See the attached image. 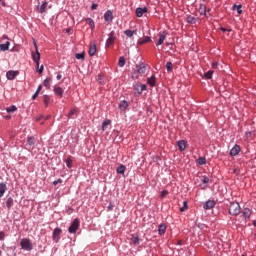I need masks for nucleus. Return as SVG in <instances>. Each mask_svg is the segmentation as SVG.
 <instances>
[{"instance_id":"obj_26","label":"nucleus","mask_w":256,"mask_h":256,"mask_svg":"<svg viewBox=\"0 0 256 256\" xmlns=\"http://www.w3.org/2000/svg\"><path fill=\"white\" fill-rule=\"evenodd\" d=\"M242 213L245 219H249L251 217V209L249 208H245Z\"/></svg>"},{"instance_id":"obj_59","label":"nucleus","mask_w":256,"mask_h":256,"mask_svg":"<svg viewBox=\"0 0 256 256\" xmlns=\"http://www.w3.org/2000/svg\"><path fill=\"white\" fill-rule=\"evenodd\" d=\"M2 39H8L7 35H3Z\"/></svg>"},{"instance_id":"obj_14","label":"nucleus","mask_w":256,"mask_h":256,"mask_svg":"<svg viewBox=\"0 0 256 256\" xmlns=\"http://www.w3.org/2000/svg\"><path fill=\"white\" fill-rule=\"evenodd\" d=\"M186 21H187V23H190L191 25H195V23H197V21H199V18L192 16V15H187Z\"/></svg>"},{"instance_id":"obj_58","label":"nucleus","mask_w":256,"mask_h":256,"mask_svg":"<svg viewBox=\"0 0 256 256\" xmlns=\"http://www.w3.org/2000/svg\"><path fill=\"white\" fill-rule=\"evenodd\" d=\"M251 136V132H246V137H250Z\"/></svg>"},{"instance_id":"obj_29","label":"nucleus","mask_w":256,"mask_h":256,"mask_svg":"<svg viewBox=\"0 0 256 256\" xmlns=\"http://www.w3.org/2000/svg\"><path fill=\"white\" fill-rule=\"evenodd\" d=\"M125 170H126L125 165H120V166L116 169L117 173L120 174V175L125 174Z\"/></svg>"},{"instance_id":"obj_55","label":"nucleus","mask_w":256,"mask_h":256,"mask_svg":"<svg viewBox=\"0 0 256 256\" xmlns=\"http://www.w3.org/2000/svg\"><path fill=\"white\" fill-rule=\"evenodd\" d=\"M41 89H43V86L42 85H39L36 92L39 93L41 91Z\"/></svg>"},{"instance_id":"obj_38","label":"nucleus","mask_w":256,"mask_h":256,"mask_svg":"<svg viewBox=\"0 0 256 256\" xmlns=\"http://www.w3.org/2000/svg\"><path fill=\"white\" fill-rule=\"evenodd\" d=\"M197 163L198 165H205V163H207V159H205V157H199Z\"/></svg>"},{"instance_id":"obj_23","label":"nucleus","mask_w":256,"mask_h":256,"mask_svg":"<svg viewBox=\"0 0 256 256\" xmlns=\"http://www.w3.org/2000/svg\"><path fill=\"white\" fill-rule=\"evenodd\" d=\"M166 231H167V226L165 224H160L158 227L159 235H165Z\"/></svg>"},{"instance_id":"obj_6","label":"nucleus","mask_w":256,"mask_h":256,"mask_svg":"<svg viewBox=\"0 0 256 256\" xmlns=\"http://www.w3.org/2000/svg\"><path fill=\"white\" fill-rule=\"evenodd\" d=\"M35 143V137H28L27 142L25 144V149H27V151H33V149H35Z\"/></svg>"},{"instance_id":"obj_51","label":"nucleus","mask_w":256,"mask_h":256,"mask_svg":"<svg viewBox=\"0 0 256 256\" xmlns=\"http://www.w3.org/2000/svg\"><path fill=\"white\" fill-rule=\"evenodd\" d=\"M168 191L167 190H163L162 192H161V197H166L167 195H168Z\"/></svg>"},{"instance_id":"obj_21","label":"nucleus","mask_w":256,"mask_h":256,"mask_svg":"<svg viewBox=\"0 0 256 256\" xmlns=\"http://www.w3.org/2000/svg\"><path fill=\"white\" fill-rule=\"evenodd\" d=\"M147 83L150 87H155L156 85L155 75H152L151 77L147 78Z\"/></svg>"},{"instance_id":"obj_16","label":"nucleus","mask_w":256,"mask_h":256,"mask_svg":"<svg viewBox=\"0 0 256 256\" xmlns=\"http://www.w3.org/2000/svg\"><path fill=\"white\" fill-rule=\"evenodd\" d=\"M177 146L179 151H185V149H187V142H185V140H180L177 142Z\"/></svg>"},{"instance_id":"obj_31","label":"nucleus","mask_w":256,"mask_h":256,"mask_svg":"<svg viewBox=\"0 0 256 256\" xmlns=\"http://www.w3.org/2000/svg\"><path fill=\"white\" fill-rule=\"evenodd\" d=\"M109 125H111V120L106 119V120L102 123V131H105V129H107V127H109Z\"/></svg>"},{"instance_id":"obj_56","label":"nucleus","mask_w":256,"mask_h":256,"mask_svg":"<svg viewBox=\"0 0 256 256\" xmlns=\"http://www.w3.org/2000/svg\"><path fill=\"white\" fill-rule=\"evenodd\" d=\"M61 74H58L57 76H56V79L59 81V80H61Z\"/></svg>"},{"instance_id":"obj_53","label":"nucleus","mask_w":256,"mask_h":256,"mask_svg":"<svg viewBox=\"0 0 256 256\" xmlns=\"http://www.w3.org/2000/svg\"><path fill=\"white\" fill-rule=\"evenodd\" d=\"M98 5L97 4H92L91 5V10L92 11H95V9H97Z\"/></svg>"},{"instance_id":"obj_33","label":"nucleus","mask_w":256,"mask_h":256,"mask_svg":"<svg viewBox=\"0 0 256 256\" xmlns=\"http://www.w3.org/2000/svg\"><path fill=\"white\" fill-rule=\"evenodd\" d=\"M6 207L7 209H11V207H13V199L11 197L7 198Z\"/></svg>"},{"instance_id":"obj_2","label":"nucleus","mask_w":256,"mask_h":256,"mask_svg":"<svg viewBox=\"0 0 256 256\" xmlns=\"http://www.w3.org/2000/svg\"><path fill=\"white\" fill-rule=\"evenodd\" d=\"M20 247L24 251H33V244L31 243V240H29V238H23L20 241Z\"/></svg>"},{"instance_id":"obj_49","label":"nucleus","mask_w":256,"mask_h":256,"mask_svg":"<svg viewBox=\"0 0 256 256\" xmlns=\"http://www.w3.org/2000/svg\"><path fill=\"white\" fill-rule=\"evenodd\" d=\"M59 183H63V180L61 178H59L58 180H55L53 182V185H59Z\"/></svg>"},{"instance_id":"obj_25","label":"nucleus","mask_w":256,"mask_h":256,"mask_svg":"<svg viewBox=\"0 0 256 256\" xmlns=\"http://www.w3.org/2000/svg\"><path fill=\"white\" fill-rule=\"evenodd\" d=\"M137 33V30H125L124 31V35H126V37H128L129 39H131V37H133L135 34Z\"/></svg>"},{"instance_id":"obj_36","label":"nucleus","mask_w":256,"mask_h":256,"mask_svg":"<svg viewBox=\"0 0 256 256\" xmlns=\"http://www.w3.org/2000/svg\"><path fill=\"white\" fill-rule=\"evenodd\" d=\"M125 63H126L125 57L121 56V57L119 58L118 65H119L120 67H125Z\"/></svg>"},{"instance_id":"obj_35","label":"nucleus","mask_w":256,"mask_h":256,"mask_svg":"<svg viewBox=\"0 0 256 256\" xmlns=\"http://www.w3.org/2000/svg\"><path fill=\"white\" fill-rule=\"evenodd\" d=\"M88 25L91 27V29H95V22L91 18L86 19Z\"/></svg>"},{"instance_id":"obj_48","label":"nucleus","mask_w":256,"mask_h":256,"mask_svg":"<svg viewBox=\"0 0 256 256\" xmlns=\"http://www.w3.org/2000/svg\"><path fill=\"white\" fill-rule=\"evenodd\" d=\"M0 241H5V232L0 231Z\"/></svg>"},{"instance_id":"obj_54","label":"nucleus","mask_w":256,"mask_h":256,"mask_svg":"<svg viewBox=\"0 0 256 256\" xmlns=\"http://www.w3.org/2000/svg\"><path fill=\"white\" fill-rule=\"evenodd\" d=\"M39 97V92H35L34 95L32 96V99H37Z\"/></svg>"},{"instance_id":"obj_37","label":"nucleus","mask_w":256,"mask_h":256,"mask_svg":"<svg viewBox=\"0 0 256 256\" xmlns=\"http://www.w3.org/2000/svg\"><path fill=\"white\" fill-rule=\"evenodd\" d=\"M77 113V109L73 108L68 113V119H73V116Z\"/></svg>"},{"instance_id":"obj_44","label":"nucleus","mask_w":256,"mask_h":256,"mask_svg":"<svg viewBox=\"0 0 256 256\" xmlns=\"http://www.w3.org/2000/svg\"><path fill=\"white\" fill-rule=\"evenodd\" d=\"M202 183H204V185H207V183H211V179H209V177L207 176H203Z\"/></svg>"},{"instance_id":"obj_47","label":"nucleus","mask_w":256,"mask_h":256,"mask_svg":"<svg viewBox=\"0 0 256 256\" xmlns=\"http://www.w3.org/2000/svg\"><path fill=\"white\" fill-rule=\"evenodd\" d=\"M143 91H147V85L145 84L140 85V92L143 93Z\"/></svg>"},{"instance_id":"obj_3","label":"nucleus","mask_w":256,"mask_h":256,"mask_svg":"<svg viewBox=\"0 0 256 256\" xmlns=\"http://www.w3.org/2000/svg\"><path fill=\"white\" fill-rule=\"evenodd\" d=\"M80 221L78 218H75L73 222L71 223L70 227L68 228V232L71 234L77 233V230L79 229Z\"/></svg>"},{"instance_id":"obj_4","label":"nucleus","mask_w":256,"mask_h":256,"mask_svg":"<svg viewBox=\"0 0 256 256\" xmlns=\"http://www.w3.org/2000/svg\"><path fill=\"white\" fill-rule=\"evenodd\" d=\"M115 41H117V36L115 34V31H111L106 40L105 47H111V45H113V43H115Z\"/></svg>"},{"instance_id":"obj_20","label":"nucleus","mask_w":256,"mask_h":256,"mask_svg":"<svg viewBox=\"0 0 256 256\" xmlns=\"http://www.w3.org/2000/svg\"><path fill=\"white\" fill-rule=\"evenodd\" d=\"M90 57H93L95 53H97V46L95 44H91L88 51Z\"/></svg>"},{"instance_id":"obj_15","label":"nucleus","mask_w":256,"mask_h":256,"mask_svg":"<svg viewBox=\"0 0 256 256\" xmlns=\"http://www.w3.org/2000/svg\"><path fill=\"white\" fill-rule=\"evenodd\" d=\"M118 107H119L120 111H126L127 107H129V102H127L126 100H122V101H120Z\"/></svg>"},{"instance_id":"obj_32","label":"nucleus","mask_w":256,"mask_h":256,"mask_svg":"<svg viewBox=\"0 0 256 256\" xmlns=\"http://www.w3.org/2000/svg\"><path fill=\"white\" fill-rule=\"evenodd\" d=\"M233 11H237L238 15H241L243 13L242 6L241 5H234Z\"/></svg>"},{"instance_id":"obj_18","label":"nucleus","mask_w":256,"mask_h":256,"mask_svg":"<svg viewBox=\"0 0 256 256\" xmlns=\"http://www.w3.org/2000/svg\"><path fill=\"white\" fill-rule=\"evenodd\" d=\"M166 37H167V32H163V33L160 35V37H159L158 42H157L156 45H157V46L163 45V43L165 42Z\"/></svg>"},{"instance_id":"obj_27","label":"nucleus","mask_w":256,"mask_h":256,"mask_svg":"<svg viewBox=\"0 0 256 256\" xmlns=\"http://www.w3.org/2000/svg\"><path fill=\"white\" fill-rule=\"evenodd\" d=\"M150 41H151V37L146 36V37H144L143 40H139V41H138V44H139V45H145V43H150Z\"/></svg>"},{"instance_id":"obj_43","label":"nucleus","mask_w":256,"mask_h":256,"mask_svg":"<svg viewBox=\"0 0 256 256\" xmlns=\"http://www.w3.org/2000/svg\"><path fill=\"white\" fill-rule=\"evenodd\" d=\"M188 206H187V201L183 202V207H180V212L183 213L184 211H187Z\"/></svg>"},{"instance_id":"obj_8","label":"nucleus","mask_w":256,"mask_h":256,"mask_svg":"<svg viewBox=\"0 0 256 256\" xmlns=\"http://www.w3.org/2000/svg\"><path fill=\"white\" fill-rule=\"evenodd\" d=\"M17 75H19V71H13V70H9L6 73V78L8 79V81H13Z\"/></svg>"},{"instance_id":"obj_34","label":"nucleus","mask_w":256,"mask_h":256,"mask_svg":"<svg viewBox=\"0 0 256 256\" xmlns=\"http://www.w3.org/2000/svg\"><path fill=\"white\" fill-rule=\"evenodd\" d=\"M6 111H7V113H15V111H17V106L12 105V106L6 108Z\"/></svg>"},{"instance_id":"obj_1","label":"nucleus","mask_w":256,"mask_h":256,"mask_svg":"<svg viewBox=\"0 0 256 256\" xmlns=\"http://www.w3.org/2000/svg\"><path fill=\"white\" fill-rule=\"evenodd\" d=\"M239 213H241V206L239 205V203L238 202L230 203L229 214L237 216L239 215Z\"/></svg>"},{"instance_id":"obj_24","label":"nucleus","mask_w":256,"mask_h":256,"mask_svg":"<svg viewBox=\"0 0 256 256\" xmlns=\"http://www.w3.org/2000/svg\"><path fill=\"white\" fill-rule=\"evenodd\" d=\"M11 42L6 41L4 44H0V51H9V46Z\"/></svg>"},{"instance_id":"obj_50","label":"nucleus","mask_w":256,"mask_h":256,"mask_svg":"<svg viewBox=\"0 0 256 256\" xmlns=\"http://www.w3.org/2000/svg\"><path fill=\"white\" fill-rule=\"evenodd\" d=\"M217 67H219V63L218 62H213L212 63V69H217Z\"/></svg>"},{"instance_id":"obj_46","label":"nucleus","mask_w":256,"mask_h":256,"mask_svg":"<svg viewBox=\"0 0 256 256\" xmlns=\"http://www.w3.org/2000/svg\"><path fill=\"white\" fill-rule=\"evenodd\" d=\"M43 101H44L45 105H49V101H51V98L49 96L45 95L43 98Z\"/></svg>"},{"instance_id":"obj_57","label":"nucleus","mask_w":256,"mask_h":256,"mask_svg":"<svg viewBox=\"0 0 256 256\" xmlns=\"http://www.w3.org/2000/svg\"><path fill=\"white\" fill-rule=\"evenodd\" d=\"M108 209H109V211L113 210V205L110 204V205L108 206Z\"/></svg>"},{"instance_id":"obj_40","label":"nucleus","mask_w":256,"mask_h":256,"mask_svg":"<svg viewBox=\"0 0 256 256\" xmlns=\"http://www.w3.org/2000/svg\"><path fill=\"white\" fill-rule=\"evenodd\" d=\"M66 166L68 167V169H71L72 165H73V160H71L70 158L65 160Z\"/></svg>"},{"instance_id":"obj_19","label":"nucleus","mask_w":256,"mask_h":256,"mask_svg":"<svg viewBox=\"0 0 256 256\" xmlns=\"http://www.w3.org/2000/svg\"><path fill=\"white\" fill-rule=\"evenodd\" d=\"M147 13V7L144 8H137L136 9V16L137 17H143V14Z\"/></svg>"},{"instance_id":"obj_45","label":"nucleus","mask_w":256,"mask_h":256,"mask_svg":"<svg viewBox=\"0 0 256 256\" xmlns=\"http://www.w3.org/2000/svg\"><path fill=\"white\" fill-rule=\"evenodd\" d=\"M76 59H85V53H77L75 54Z\"/></svg>"},{"instance_id":"obj_10","label":"nucleus","mask_w":256,"mask_h":256,"mask_svg":"<svg viewBox=\"0 0 256 256\" xmlns=\"http://www.w3.org/2000/svg\"><path fill=\"white\" fill-rule=\"evenodd\" d=\"M241 153V147L239 145H234V147L230 150L231 157H235Z\"/></svg>"},{"instance_id":"obj_12","label":"nucleus","mask_w":256,"mask_h":256,"mask_svg":"<svg viewBox=\"0 0 256 256\" xmlns=\"http://www.w3.org/2000/svg\"><path fill=\"white\" fill-rule=\"evenodd\" d=\"M198 12L200 15H204L205 17H209V14H207V6L205 4H200L198 7Z\"/></svg>"},{"instance_id":"obj_62","label":"nucleus","mask_w":256,"mask_h":256,"mask_svg":"<svg viewBox=\"0 0 256 256\" xmlns=\"http://www.w3.org/2000/svg\"><path fill=\"white\" fill-rule=\"evenodd\" d=\"M221 29H222L223 32L227 31V29H225V28H221Z\"/></svg>"},{"instance_id":"obj_64","label":"nucleus","mask_w":256,"mask_h":256,"mask_svg":"<svg viewBox=\"0 0 256 256\" xmlns=\"http://www.w3.org/2000/svg\"><path fill=\"white\" fill-rule=\"evenodd\" d=\"M3 254V252L0 250V256Z\"/></svg>"},{"instance_id":"obj_17","label":"nucleus","mask_w":256,"mask_h":256,"mask_svg":"<svg viewBox=\"0 0 256 256\" xmlns=\"http://www.w3.org/2000/svg\"><path fill=\"white\" fill-rule=\"evenodd\" d=\"M47 1H44L40 7H38V13H46L47 12Z\"/></svg>"},{"instance_id":"obj_39","label":"nucleus","mask_w":256,"mask_h":256,"mask_svg":"<svg viewBox=\"0 0 256 256\" xmlns=\"http://www.w3.org/2000/svg\"><path fill=\"white\" fill-rule=\"evenodd\" d=\"M131 242H132L134 245H139V237H138V236H132Z\"/></svg>"},{"instance_id":"obj_13","label":"nucleus","mask_w":256,"mask_h":256,"mask_svg":"<svg viewBox=\"0 0 256 256\" xmlns=\"http://www.w3.org/2000/svg\"><path fill=\"white\" fill-rule=\"evenodd\" d=\"M104 20L107 23H111V21H113V12L111 10H108L104 13Z\"/></svg>"},{"instance_id":"obj_11","label":"nucleus","mask_w":256,"mask_h":256,"mask_svg":"<svg viewBox=\"0 0 256 256\" xmlns=\"http://www.w3.org/2000/svg\"><path fill=\"white\" fill-rule=\"evenodd\" d=\"M136 71L140 75H145L147 68L145 67V64L141 63V64L136 65Z\"/></svg>"},{"instance_id":"obj_60","label":"nucleus","mask_w":256,"mask_h":256,"mask_svg":"<svg viewBox=\"0 0 256 256\" xmlns=\"http://www.w3.org/2000/svg\"><path fill=\"white\" fill-rule=\"evenodd\" d=\"M209 11H211V9L206 10L207 15H209Z\"/></svg>"},{"instance_id":"obj_61","label":"nucleus","mask_w":256,"mask_h":256,"mask_svg":"<svg viewBox=\"0 0 256 256\" xmlns=\"http://www.w3.org/2000/svg\"><path fill=\"white\" fill-rule=\"evenodd\" d=\"M253 225H254V227H256V220H255V221H253Z\"/></svg>"},{"instance_id":"obj_22","label":"nucleus","mask_w":256,"mask_h":256,"mask_svg":"<svg viewBox=\"0 0 256 256\" xmlns=\"http://www.w3.org/2000/svg\"><path fill=\"white\" fill-rule=\"evenodd\" d=\"M5 191H7V184L6 183H0V199L5 195Z\"/></svg>"},{"instance_id":"obj_7","label":"nucleus","mask_w":256,"mask_h":256,"mask_svg":"<svg viewBox=\"0 0 256 256\" xmlns=\"http://www.w3.org/2000/svg\"><path fill=\"white\" fill-rule=\"evenodd\" d=\"M62 230L60 228H55L53 230L52 239L54 243H59V239H61Z\"/></svg>"},{"instance_id":"obj_42","label":"nucleus","mask_w":256,"mask_h":256,"mask_svg":"<svg viewBox=\"0 0 256 256\" xmlns=\"http://www.w3.org/2000/svg\"><path fill=\"white\" fill-rule=\"evenodd\" d=\"M204 77H206V79H211L213 77V70L206 72Z\"/></svg>"},{"instance_id":"obj_63","label":"nucleus","mask_w":256,"mask_h":256,"mask_svg":"<svg viewBox=\"0 0 256 256\" xmlns=\"http://www.w3.org/2000/svg\"><path fill=\"white\" fill-rule=\"evenodd\" d=\"M6 119H11V116H6Z\"/></svg>"},{"instance_id":"obj_30","label":"nucleus","mask_w":256,"mask_h":256,"mask_svg":"<svg viewBox=\"0 0 256 256\" xmlns=\"http://www.w3.org/2000/svg\"><path fill=\"white\" fill-rule=\"evenodd\" d=\"M43 85H44V87H46V89H51V78H46L44 80Z\"/></svg>"},{"instance_id":"obj_41","label":"nucleus","mask_w":256,"mask_h":256,"mask_svg":"<svg viewBox=\"0 0 256 256\" xmlns=\"http://www.w3.org/2000/svg\"><path fill=\"white\" fill-rule=\"evenodd\" d=\"M166 69H167L168 72L173 71V63L167 62L166 63Z\"/></svg>"},{"instance_id":"obj_28","label":"nucleus","mask_w":256,"mask_h":256,"mask_svg":"<svg viewBox=\"0 0 256 256\" xmlns=\"http://www.w3.org/2000/svg\"><path fill=\"white\" fill-rule=\"evenodd\" d=\"M55 95H58L59 97H63V89L61 87L54 88Z\"/></svg>"},{"instance_id":"obj_5","label":"nucleus","mask_w":256,"mask_h":256,"mask_svg":"<svg viewBox=\"0 0 256 256\" xmlns=\"http://www.w3.org/2000/svg\"><path fill=\"white\" fill-rule=\"evenodd\" d=\"M36 52H32V59L34 63H36V67H39V61L41 60V54L39 53V48L37 47V43L34 44Z\"/></svg>"},{"instance_id":"obj_9","label":"nucleus","mask_w":256,"mask_h":256,"mask_svg":"<svg viewBox=\"0 0 256 256\" xmlns=\"http://www.w3.org/2000/svg\"><path fill=\"white\" fill-rule=\"evenodd\" d=\"M216 203L214 200H208L204 203L203 205V209H205V211H209V209H213V207H215Z\"/></svg>"},{"instance_id":"obj_52","label":"nucleus","mask_w":256,"mask_h":256,"mask_svg":"<svg viewBox=\"0 0 256 256\" xmlns=\"http://www.w3.org/2000/svg\"><path fill=\"white\" fill-rule=\"evenodd\" d=\"M43 70H44V67L43 65H41L40 68L38 69L39 75L43 74Z\"/></svg>"}]
</instances>
